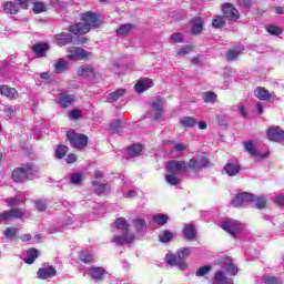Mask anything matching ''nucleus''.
<instances>
[{
  "label": "nucleus",
  "mask_w": 284,
  "mask_h": 284,
  "mask_svg": "<svg viewBox=\"0 0 284 284\" xmlns=\"http://www.w3.org/2000/svg\"><path fill=\"white\" fill-rule=\"evenodd\" d=\"M132 30H134V26L133 24H130V23L121 24L116 29V34H120V36L130 34V32H132Z\"/></svg>",
  "instance_id": "e433bc0d"
},
{
  "label": "nucleus",
  "mask_w": 284,
  "mask_h": 284,
  "mask_svg": "<svg viewBox=\"0 0 284 284\" xmlns=\"http://www.w3.org/2000/svg\"><path fill=\"white\" fill-rule=\"evenodd\" d=\"M69 119H71V121H77V119H81V110H71L68 113Z\"/></svg>",
  "instance_id": "4d7b16f0"
},
{
  "label": "nucleus",
  "mask_w": 284,
  "mask_h": 284,
  "mask_svg": "<svg viewBox=\"0 0 284 284\" xmlns=\"http://www.w3.org/2000/svg\"><path fill=\"white\" fill-rule=\"evenodd\" d=\"M78 74L79 77H85L87 79H94V77H97V70H94V67L92 65H81L78 69Z\"/></svg>",
  "instance_id": "a211bd4d"
},
{
  "label": "nucleus",
  "mask_w": 284,
  "mask_h": 284,
  "mask_svg": "<svg viewBox=\"0 0 284 284\" xmlns=\"http://www.w3.org/2000/svg\"><path fill=\"white\" fill-rule=\"evenodd\" d=\"M126 92H128V90H125V89L115 90L114 92L110 93L106 97L108 103H115V101H119V99L125 97Z\"/></svg>",
  "instance_id": "5701e85b"
},
{
  "label": "nucleus",
  "mask_w": 284,
  "mask_h": 284,
  "mask_svg": "<svg viewBox=\"0 0 284 284\" xmlns=\"http://www.w3.org/2000/svg\"><path fill=\"white\" fill-rule=\"evenodd\" d=\"M191 251L190 247H182L178 250L176 255L170 254L166 255V264L171 266H178L179 270H185L187 264L185 263V258L190 256Z\"/></svg>",
  "instance_id": "f03ea898"
},
{
  "label": "nucleus",
  "mask_w": 284,
  "mask_h": 284,
  "mask_svg": "<svg viewBox=\"0 0 284 284\" xmlns=\"http://www.w3.org/2000/svg\"><path fill=\"white\" fill-rule=\"evenodd\" d=\"M266 135L270 141H275L276 143L284 141V131L278 126L268 128Z\"/></svg>",
  "instance_id": "ddd939ff"
},
{
  "label": "nucleus",
  "mask_w": 284,
  "mask_h": 284,
  "mask_svg": "<svg viewBox=\"0 0 284 284\" xmlns=\"http://www.w3.org/2000/svg\"><path fill=\"white\" fill-rule=\"evenodd\" d=\"M165 181H166V183H169V185H179V183H180L179 178H176V174H174V173H168L165 175Z\"/></svg>",
  "instance_id": "c03bdc74"
},
{
  "label": "nucleus",
  "mask_w": 284,
  "mask_h": 284,
  "mask_svg": "<svg viewBox=\"0 0 284 284\" xmlns=\"http://www.w3.org/2000/svg\"><path fill=\"white\" fill-rule=\"evenodd\" d=\"M37 174V169L32 164H23L21 168H18L12 173V179L16 183H23L28 179H34Z\"/></svg>",
  "instance_id": "7ed1b4c3"
},
{
  "label": "nucleus",
  "mask_w": 284,
  "mask_h": 284,
  "mask_svg": "<svg viewBox=\"0 0 284 284\" xmlns=\"http://www.w3.org/2000/svg\"><path fill=\"white\" fill-rule=\"evenodd\" d=\"M81 181H83V175L81 173H72L70 175V182L72 185H81Z\"/></svg>",
  "instance_id": "a18cd8bd"
},
{
  "label": "nucleus",
  "mask_w": 284,
  "mask_h": 284,
  "mask_svg": "<svg viewBox=\"0 0 284 284\" xmlns=\"http://www.w3.org/2000/svg\"><path fill=\"white\" fill-rule=\"evenodd\" d=\"M55 74H63L68 70V61L59 59L54 64Z\"/></svg>",
  "instance_id": "473e14b6"
},
{
  "label": "nucleus",
  "mask_w": 284,
  "mask_h": 284,
  "mask_svg": "<svg viewBox=\"0 0 284 284\" xmlns=\"http://www.w3.org/2000/svg\"><path fill=\"white\" fill-rule=\"evenodd\" d=\"M254 199V194L248 193V192H243L237 195L231 201V204L233 207H245L247 203H252Z\"/></svg>",
  "instance_id": "1a4fd4ad"
},
{
  "label": "nucleus",
  "mask_w": 284,
  "mask_h": 284,
  "mask_svg": "<svg viewBox=\"0 0 284 284\" xmlns=\"http://www.w3.org/2000/svg\"><path fill=\"white\" fill-rule=\"evenodd\" d=\"M163 105H165V100L158 97L151 102V108L154 110V120L161 121L163 119Z\"/></svg>",
  "instance_id": "9b49d317"
},
{
  "label": "nucleus",
  "mask_w": 284,
  "mask_h": 284,
  "mask_svg": "<svg viewBox=\"0 0 284 284\" xmlns=\"http://www.w3.org/2000/svg\"><path fill=\"white\" fill-rule=\"evenodd\" d=\"M3 11L7 14H18L19 13V6L12 1H8L3 4Z\"/></svg>",
  "instance_id": "2f4dec72"
},
{
  "label": "nucleus",
  "mask_w": 284,
  "mask_h": 284,
  "mask_svg": "<svg viewBox=\"0 0 284 284\" xmlns=\"http://www.w3.org/2000/svg\"><path fill=\"white\" fill-rule=\"evenodd\" d=\"M254 94L260 101H274V99H276L274 93H270V91L263 87L256 88Z\"/></svg>",
  "instance_id": "2eb2a0df"
},
{
  "label": "nucleus",
  "mask_w": 284,
  "mask_h": 284,
  "mask_svg": "<svg viewBox=\"0 0 284 284\" xmlns=\"http://www.w3.org/2000/svg\"><path fill=\"white\" fill-rule=\"evenodd\" d=\"M141 152H143V145L134 144L129 148V156H140Z\"/></svg>",
  "instance_id": "4c0bfd02"
},
{
  "label": "nucleus",
  "mask_w": 284,
  "mask_h": 284,
  "mask_svg": "<svg viewBox=\"0 0 284 284\" xmlns=\"http://www.w3.org/2000/svg\"><path fill=\"white\" fill-rule=\"evenodd\" d=\"M45 10H48V7H45L43 2L36 1L33 3L32 11L34 14H41V12H45Z\"/></svg>",
  "instance_id": "ea45409f"
},
{
  "label": "nucleus",
  "mask_w": 284,
  "mask_h": 284,
  "mask_svg": "<svg viewBox=\"0 0 284 284\" xmlns=\"http://www.w3.org/2000/svg\"><path fill=\"white\" fill-rule=\"evenodd\" d=\"M133 227L135 232H138L139 234H143V232L148 230V224H145L144 220L135 219L133 221Z\"/></svg>",
  "instance_id": "f704fd0d"
},
{
  "label": "nucleus",
  "mask_w": 284,
  "mask_h": 284,
  "mask_svg": "<svg viewBox=\"0 0 284 284\" xmlns=\"http://www.w3.org/2000/svg\"><path fill=\"white\" fill-rule=\"evenodd\" d=\"M154 85V82L152 81V79L150 78H144L142 80H140L136 84H135V91L141 94L143 92H145V90H150V88H152Z\"/></svg>",
  "instance_id": "aec40b11"
},
{
  "label": "nucleus",
  "mask_w": 284,
  "mask_h": 284,
  "mask_svg": "<svg viewBox=\"0 0 284 284\" xmlns=\"http://www.w3.org/2000/svg\"><path fill=\"white\" fill-rule=\"evenodd\" d=\"M113 226L115 227V230H121L122 232L130 230V223L128 222V220H125L123 217H118L113 222Z\"/></svg>",
  "instance_id": "c756f323"
},
{
  "label": "nucleus",
  "mask_w": 284,
  "mask_h": 284,
  "mask_svg": "<svg viewBox=\"0 0 284 284\" xmlns=\"http://www.w3.org/2000/svg\"><path fill=\"white\" fill-rule=\"evenodd\" d=\"M211 165L212 163L205 153L200 155L197 159L192 158L189 161V168L190 170H194V172H199V170H203V168H210Z\"/></svg>",
  "instance_id": "0eeeda50"
},
{
  "label": "nucleus",
  "mask_w": 284,
  "mask_h": 284,
  "mask_svg": "<svg viewBox=\"0 0 284 284\" xmlns=\"http://www.w3.org/2000/svg\"><path fill=\"white\" fill-rule=\"evenodd\" d=\"M36 207L38 212H45V207H48V202L45 200H37Z\"/></svg>",
  "instance_id": "864d4df0"
},
{
  "label": "nucleus",
  "mask_w": 284,
  "mask_h": 284,
  "mask_svg": "<svg viewBox=\"0 0 284 284\" xmlns=\"http://www.w3.org/2000/svg\"><path fill=\"white\" fill-rule=\"evenodd\" d=\"M92 185L95 190V194H98L99 196H103L108 194V192H110V185L108 184V182L101 183L99 181H93Z\"/></svg>",
  "instance_id": "412c9836"
},
{
  "label": "nucleus",
  "mask_w": 284,
  "mask_h": 284,
  "mask_svg": "<svg viewBox=\"0 0 284 284\" xmlns=\"http://www.w3.org/2000/svg\"><path fill=\"white\" fill-rule=\"evenodd\" d=\"M216 119H217L219 125L227 128V116L220 114V115H216Z\"/></svg>",
  "instance_id": "69168bd1"
},
{
  "label": "nucleus",
  "mask_w": 284,
  "mask_h": 284,
  "mask_svg": "<svg viewBox=\"0 0 284 284\" xmlns=\"http://www.w3.org/2000/svg\"><path fill=\"white\" fill-rule=\"evenodd\" d=\"M266 30H267L268 34H274L275 37H278V34H282V32H283L282 28H278V27L272 26V24L266 27Z\"/></svg>",
  "instance_id": "3c124183"
},
{
  "label": "nucleus",
  "mask_w": 284,
  "mask_h": 284,
  "mask_svg": "<svg viewBox=\"0 0 284 284\" xmlns=\"http://www.w3.org/2000/svg\"><path fill=\"white\" fill-rule=\"evenodd\" d=\"M171 41L174 43H183V36L181 33L171 34Z\"/></svg>",
  "instance_id": "338daca9"
},
{
  "label": "nucleus",
  "mask_w": 284,
  "mask_h": 284,
  "mask_svg": "<svg viewBox=\"0 0 284 284\" xmlns=\"http://www.w3.org/2000/svg\"><path fill=\"white\" fill-rule=\"evenodd\" d=\"M212 272V265H204L196 270L195 276H207Z\"/></svg>",
  "instance_id": "79ce46f5"
},
{
  "label": "nucleus",
  "mask_w": 284,
  "mask_h": 284,
  "mask_svg": "<svg viewBox=\"0 0 284 284\" xmlns=\"http://www.w3.org/2000/svg\"><path fill=\"white\" fill-rule=\"evenodd\" d=\"M50 49L48 43H38L32 47L33 52L38 58L45 57V52Z\"/></svg>",
  "instance_id": "a878e982"
},
{
  "label": "nucleus",
  "mask_w": 284,
  "mask_h": 284,
  "mask_svg": "<svg viewBox=\"0 0 284 284\" xmlns=\"http://www.w3.org/2000/svg\"><path fill=\"white\" fill-rule=\"evenodd\" d=\"M222 11L225 19H229V21H239V19H241L239 9L232 3H224L222 6Z\"/></svg>",
  "instance_id": "9d476101"
},
{
  "label": "nucleus",
  "mask_w": 284,
  "mask_h": 284,
  "mask_svg": "<svg viewBox=\"0 0 284 284\" xmlns=\"http://www.w3.org/2000/svg\"><path fill=\"white\" fill-rule=\"evenodd\" d=\"M17 229L14 227H8L3 234L6 236V239H14V236H17Z\"/></svg>",
  "instance_id": "13d9d810"
},
{
  "label": "nucleus",
  "mask_w": 284,
  "mask_h": 284,
  "mask_svg": "<svg viewBox=\"0 0 284 284\" xmlns=\"http://www.w3.org/2000/svg\"><path fill=\"white\" fill-rule=\"evenodd\" d=\"M80 261H82V263H92V255H90L89 253L82 252L80 253Z\"/></svg>",
  "instance_id": "680f3d73"
},
{
  "label": "nucleus",
  "mask_w": 284,
  "mask_h": 284,
  "mask_svg": "<svg viewBox=\"0 0 284 284\" xmlns=\"http://www.w3.org/2000/svg\"><path fill=\"white\" fill-rule=\"evenodd\" d=\"M220 227L227 232L233 239H239L242 232H245V224L241 222H234L231 220H224L221 222Z\"/></svg>",
  "instance_id": "20e7f679"
},
{
  "label": "nucleus",
  "mask_w": 284,
  "mask_h": 284,
  "mask_svg": "<svg viewBox=\"0 0 284 284\" xmlns=\"http://www.w3.org/2000/svg\"><path fill=\"white\" fill-rule=\"evenodd\" d=\"M273 203L275 205H278V207H284V195L278 194V195L273 196Z\"/></svg>",
  "instance_id": "6e6d98bb"
},
{
  "label": "nucleus",
  "mask_w": 284,
  "mask_h": 284,
  "mask_svg": "<svg viewBox=\"0 0 284 284\" xmlns=\"http://www.w3.org/2000/svg\"><path fill=\"white\" fill-rule=\"evenodd\" d=\"M134 241H136V235L129 227L126 231H122V236L115 235L112 243H115V245H132Z\"/></svg>",
  "instance_id": "423d86ee"
},
{
  "label": "nucleus",
  "mask_w": 284,
  "mask_h": 284,
  "mask_svg": "<svg viewBox=\"0 0 284 284\" xmlns=\"http://www.w3.org/2000/svg\"><path fill=\"white\" fill-rule=\"evenodd\" d=\"M50 7L54 8L55 10H64V8H68V2H63L61 0H51Z\"/></svg>",
  "instance_id": "a19ab883"
},
{
  "label": "nucleus",
  "mask_w": 284,
  "mask_h": 284,
  "mask_svg": "<svg viewBox=\"0 0 284 284\" xmlns=\"http://www.w3.org/2000/svg\"><path fill=\"white\" fill-rule=\"evenodd\" d=\"M183 234L186 241H194V239H196V229L194 227V224L184 225Z\"/></svg>",
  "instance_id": "b1692460"
},
{
  "label": "nucleus",
  "mask_w": 284,
  "mask_h": 284,
  "mask_svg": "<svg viewBox=\"0 0 284 284\" xmlns=\"http://www.w3.org/2000/svg\"><path fill=\"white\" fill-rule=\"evenodd\" d=\"M88 274L93 281H95V283H99V281H103V277L105 276V268L101 266H93L89 268Z\"/></svg>",
  "instance_id": "dca6fc26"
},
{
  "label": "nucleus",
  "mask_w": 284,
  "mask_h": 284,
  "mask_svg": "<svg viewBox=\"0 0 284 284\" xmlns=\"http://www.w3.org/2000/svg\"><path fill=\"white\" fill-rule=\"evenodd\" d=\"M226 272L231 274V276H236V274H239V267H236L234 264H227Z\"/></svg>",
  "instance_id": "052dcab7"
},
{
  "label": "nucleus",
  "mask_w": 284,
  "mask_h": 284,
  "mask_svg": "<svg viewBox=\"0 0 284 284\" xmlns=\"http://www.w3.org/2000/svg\"><path fill=\"white\" fill-rule=\"evenodd\" d=\"M244 148L248 154L252 156H256V148L254 146V143L252 141L245 142Z\"/></svg>",
  "instance_id": "09e8293b"
},
{
  "label": "nucleus",
  "mask_w": 284,
  "mask_h": 284,
  "mask_svg": "<svg viewBox=\"0 0 284 284\" xmlns=\"http://www.w3.org/2000/svg\"><path fill=\"white\" fill-rule=\"evenodd\" d=\"M251 203H254L253 206L256 210H265V207H267V200L265 199V196L254 195V199L251 201Z\"/></svg>",
  "instance_id": "c85d7f7f"
},
{
  "label": "nucleus",
  "mask_w": 284,
  "mask_h": 284,
  "mask_svg": "<svg viewBox=\"0 0 284 284\" xmlns=\"http://www.w3.org/2000/svg\"><path fill=\"white\" fill-rule=\"evenodd\" d=\"M180 125H182V128H194V125H196V119L192 116H184L180 119Z\"/></svg>",
  "instance_id": "c9c22d12"
},
{
  "label": "nucleus",
  "mask_w": 284,
  "mask_h": 284,
  "mask_svg": "<svg viewBox=\"0 0 284 284\" xmlns=\"http://www.w3.org/2000/svg\"><path fill=\"white\" fill-rule=\"evenodd\" d=\"M37 258H39V250H37L36 247H31L27 252V257L24 258V263H27V265H32V263H34Z\"/></svg>",
  "instance_id": "cd10ccee"
},
{
  "label": "nucleus",
  "mask_w": 284,
  "mask_h": 284,
  "mask_svg": "<svg viewBox=\"0 0 284 284\" xmlns=\"http://www.w3.org/2000/svg\"><path fill=\"white\" fill-rule=\"evenodd\" d=\"M203 101L204 103H214V101H216V93L212 91L205 92L203 95Z\"/></svg>",
  "instance_id": "49530a36"
},
{
  "label": "nucleus",
  "mask_w": 284,
  "mask_h": 284,
  "mask_svg": "<svg viewBox=\"0 0 284 284\" xmlns=\"http://www.w3.org/2000/svg\"><path fill=\"white\" fill-rule=\"evenodd\" d=\"M19 203V197L7 199V204L9 207H18Z\"/></svg>",
  "instance_id": "0e129e2a"
},
{
  "label": "nucleus",
  "mask_w": 284,
  "mask_h": 284,
  "mask_svg": "<svg viewBox=\"0 0 284 284\" xmlns=\"http://www.w3.org/2000/svg\"><path fill=\"white\" fill-rule=\"evenodd\" d=\"M153 221L156 223V225H165V223H168V215H154Z\"/></svg>",
  "instance_id": "8fccbe9b"
},
{
  "label": "nucleus",
  "mask_w": 284,
  "mask_h": 284,
  "mask_svg": "<svg viewBox=\"0 0 284 284\" xmlns=\"http://www.w3.org/2000/svg\"><path fill=\"white\" fill-rule=\"evenodd\" d=\"M99 17L95 13L87 12L82 16V22L69 27L71 34H88L92 28H99Z\"/></svg>",
  "instance_id": "f257e3e1"
},
{
  "label": "nucleus",
  "mask_w": 284,
  "mask_h": 284,
  "mask_svg": "<svg viewBox=\"0 0 284 284\" xmlns=\"http://www.w3.org/2000/svg\"><path fill=\"white\" fill-rule=\"evenodd\" d=\"M38 278L41 281H48V278H54L57 276V268L54 266L41 267L37 272Z\"/></svg>",
  "instance_id": "4468645a"
},
{
  "label": "nucleus",
  "mask_w": 284,
  "mask_h": 284,
  "mask_svg": "<svg viewBox=\"0 0 284 284\" xmlns=\"http://www.w3.org/2000/svg\"><path fill=\"white\" fill-rule=\"evenodd\" d=\"M72 41H73V38H72V34L70 33L61 32L54 36V42L60 48H62V45H69V43H72Z\"/></svg>",
  "instance_id": "f3484780"
},
{
  "label": "nucleus",
  "mask_w": 284,
  "mask_h": 284,
  "mask_svg": "<svg viewBox=\"0 0 284 284\" xmlns=\"http://www.w3.org/2000/svg\"><path fill=\"white\" fill-rule=\"evenodd\" d=\"M58 103L60 108H63V109L70 108V105L74 103V95L68 94L65 92L60 93L58 98Z\"/></svg>",
  "instance_id": "6ab92c4d"
},
{
  "label": "nucleus",
  "mask_w": 284,
  "mask_h": 284,
  "mask_svg": "<svg viewBox=\"0 0 284 284\" xmlns=\"http://www.w3.org/2000/svg\"><path fill=\"white\" fill-rule=\"evenodd\" d=\"M213 284H234V282L227 278L223 271H217L213 278Z\"/></svg>",
  "instance_id": "393cba45"
},
{
  "label": "nucleus",
  "mask_w": 284,
  "mask_h": 284,
  "mask_svg": "<svg viewBox=\"0 0 284 284\" xmlns=\"http://www.w3.org/2000/svg\"><path fill=\"white\" fill-rule=\"evenodd\" d=\"M68 52V59H70V61H81L83 59H88V51L79 47H70Z\"/></svg>",
  "instance_id": "f8f14e48"
},
{
  "label": "nucleus",
  "mask_w": 284,
  "mask_h": 284,
  "mask_svg": "<svg viewBox=\"0 0 284 284\" xmlns=\"http://www.w3.org/2000/svg\"><path fill=\"white\" fill-rule=\"evenodd\" d=\"M237 111L239 114L242 116V119H247V106H245V104H243V102H240L237 104Z\"/></svg>",
  "instance_id": "603ef678"
},
{
  "label": "nucleus",
  "mask_w": 284,
  "mask_h": 284,
  "mask_svg": "<svg viewBox=\"0 0 284 284\" xmlns=\"http://www.w3.org/2000/svg\"><path fill=\"white\" fill-rule=\"evenodd\" d=\"M191 23L193 26L191 34H201V32H203V19L194 18Z\"/></svg>",
  "instance_id": "bb28decb"
},
{
  "label": "nucleus",
  "mask_w": 284,
  "mask_h": 284,
  "mask_svg": "<svg viewBox=\"0 0 284 284\" xmlns=\"http://www.w3.org/2000/svg\"><path fill=\"white\" fill-rule=\"evenodd\" d=\"M0 94H2V97H7V99H10L12 101L17 99V89L10 88L8 85H0Z\"/></svg>",
  "instance_id": "4be33fe9"
},
{
  "label": "nucleus",
  "mask_w": 284,
  "mask_h": 284,
  "mask_svg": "<svg viewBox=\"0 0 284 284\" xmlns=\"http://www.w3.org/2000/svg\"><path fill=\"white\" fill-rule=\"evenodd\" d=\"M67 139H69L72 148H77L78 150H82V148H87L88 145V136L74 131L67 133Z\"/></svg>",
  "instance_id": "39448f33"
},
{
  "label": "nucleus",
  "mask_w": 284,
  "mask_h": 284,
  "mask_svg": "<svg viewBox=\"0 0 284 284\" xmlns=\"http://www.w3.org/2000/svg\"><path fill=\"white\" fill-rule=\"evenodd\" d=\"M224 170L226 174H229V176H236V174L241 172V166H239V164L235 163H229L224 166Z\"/></svg>",
  "instance_id": "72a5a7b5"
},
{
  "label": "nucleus",
  "mask_w": 284,
  "mask_h": 284,
  "mask_svg": "<svg viewBox=\"0 0 284 284\" xmlns=\"http://www.w3.org/2000/svg\"><path fill=\"white\" fill-rule=\"evenodd\" d=\"M4 112L9 119H12V114H14V112H17V108L16 106H4Z\"/></svg>",
  "instance_id": "774afa93"
},
{
  "label": "nucleus",
  "mask_w": 284,
  "mask_h": 284,
  "mask_svg": "<svg viewBox=\"0 0 284 284\" xmlns=\"http://www.w3.org/2000/svg\"><path fill=\"white\" fill-rule=\"evenodd\" d=\"M68 146L65 145H59L55 150V156L57 159H63V156H65V154H68Z\"/></svg>",
  "instance_id": "de8ad7c7"
},
{
  "label": "nucleus",
  "mask_w": 284,
  "mask_h": 284,
  "mask_svg": "<svg viewBox=\"0 0 284 284\" xmlns=\"http://www.w3.org/2000/svg\"><path fill=\"white\" fill-rule=\"evenodd\" d=\"M243 50H244L243 45L235 47L234 49H231L226 53V59L229 61H236V59H239V54H241V52H243Z\"/></svg>",
  "instance_id": "7c9ffc66"
},
{
  "label": "nucleus",
  "mask_w": 284,
  "mask_h": 284,
  "mask_svg": "<svg viewBox=\"0 0 284 284\" xmlns=\"http://www.w3.org/2000/svg\"><path fill=\"white\" fill-rule=\"evenodd\" d=\"M9 219H21V214H0V221H9Z\"/></svg>",
  "instance_id": "e2e57ef3"
},
{
  "label": "nucleus",
  "mask_w": 284,
  "mask_h": 284,
  "mask_svg": "<svg viewBox=\"0 0 284 284\" xmlns=\"http://www.w3.org/2000/svg\"><path fill=\"white\" fill-rule=\"evenodd\" d=\"M256 1L257 0H237V4L241 6V8H252Z\"/></svg>",
  "instance_id": "5fc2aeb1"
},
{
  "label": "nucleus",
  "mask_w": 284,
  "mask_h": 284,
  "mask_svg": "<svg viewBox=\"0 0 284 284\" xmlns=\"http://www.w3.org/2000/svg\"><path fill=\"white\" fill-rule=\"evenodd\" d=\"M192 50V45H185L178 51V57H185V54H190Z\"/></svg>",
  "instance_id": "bf43d9fd"
},
{
  "label": "nucleus",
  "mask_w": 284,
  "mask_h": 284,
  "mask_svg": "<svg viewBox=\"0 0 284 284\" xmlns=\"http://www.w3.org/2000/svg\"><path fill=\"white\" fill-rule=\"evenodd\" d=\"M212 26L213 28H216V29L223 28V26H225V18L221 16H215L213 18Z\"/></svg>",
  "instance_id": "37998d69"
},
{
  "label": "nucleus",
  "mask_w": 284,
  "mask_h": 284,
  "mask_svg": "<svg viewBox=\"0 0 284 284\" xmlns=\"http://www.w3.org/2000/svg\"><path fill=\"white\" fill-rule=\"evenodd\" d=\"M173 237L174 234L168 230H164L162 234L159 236L161 243H170V241H172Z\"/></svg>",
  "instance_id": "58836bf2"
},
{
  "label": "nucleus",
  "mask_w": 284,
  "mask_h": 284,
  "mask_svg": "<svg viewBox=\"0 0 284 284\" xmlns=\"http://www.w3.org/2000/svg\"><path fill=\"white\" fill-rule=\"evenodd\" d=\"M187 164L184 161L171 160L166 163V172L169 174H185Z\"/></svg>",
  "instance_id": "6e6552de"
}]
</instances>
